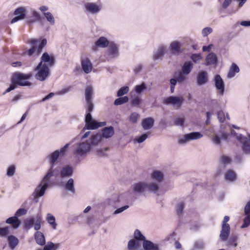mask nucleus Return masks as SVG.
<instances>
[{
  "mask_svg": "<svg viewBox=\"0 0 250 250\" xmlns=\"http://www.w3.org/2000/svg\"><path fill=\"white\" fill-rule=\"evenodd\" d=\"M90 131L86 132L81 137L80 141L74 145L73 155L77 161L83 160L91 151L100 157L106 155V151L109 147H102V137L105 139L111 138L114 134V129L111 126L103 129L102 134H95L89 136Z\"/></svg>",
  "mask_w": 250,
  "mask_h": 250,
  "instance_id": "nucleus-1",
  "label": "nucleus"
},
{
  "mask_svg": "<svg viewBox=\"0 0 250 250\" xmlns=\"http://www.w3.org/2000/svg\"><path fill=\"white\" fill-rule=\"evenodd\" d=\"M60 155V152L57 150L48 155L47 158L50 164V168L48 169L47 173L44 176L40 184L35 188L33 195L35 199L42 196L46 188L49 187L50 184V179L52 177V175H57L58 173L57 170H54L55 168V163L58 160Z\"/></svg>",
  "mask_w": 250,
  "mask_h": 250,
  "instance_id": "nucleus-2",
  "label": "nucleus"
},
{
  "mask_svg": "<svg viewBox=\"0 0 250 250\" xmlns=\"http://www.w3.org/2000/svg\"><path fill=\"white\" fill-rule=\"evenodd\" d=\"M93 94L92 87L91 86H87L85 89V99L87 113L85 118V125L84 128L87 129H95L106 125L105 122H97L92 118L90 112L94 109V105L92 103Z\"/></svg>",
  "mask_w": 250,
  "mask_h": 250,
  "instance_id": "nucleus-3",
  "label": "nucleus"
},
{
  "mask_svg": "<svg viewBox=\"0 0 250 250\" xmlns=\"http://www.w3.org/2000/svg\"><path fill=\"white\" fill-rule=\"evenodd\" d=\"M132 192L141 194L145 192H148L158 194L159 187L153 181H142L133 184L131 187Z\"/></svg>",
  "mask_w": 250,
  "mask_h": 250,
  "instance_id": "nucleus-4",
  "label": "nucleus"
},
{
  "mask_svg": "<svg viewBox=\"0 0 250 250\" xmlns=\"http://www.w3.org/2000/svg\"><path fill=\"white\" fill-rule=\"evenodd\" d=\"M32 47L26 50L24 54L28 56H32L35 54L38 56L42 51V48L45 46L47 43V41L43 39L42 41L40 40L32 39L29 42Z\"/></svg>",
  "mask_w": 250,
  "mask_h": 250,
  "instance_id": "nucleus-5",
  "label": "nucleus"
},
{
  "mask_svg": "<svg viewBox=\"0 0 250 250\" xmlns=\"http://www.w3.org/2000/svg\"><path fill=\"white\" fill-rule=\"evenodd\" d=\"M84 8L85 12L92 14H97L102 10L101 1L99 0L97 2H85L84 4Z\"/></svg>",
  "mask_w": 250,
  "mask_h": 250,
  "instance_id": "nucleus-6",
  "label": "nucleus"
},
{
  "mask_svg": "<svg viewBox=\"0 0 250 250\" xmlns=\"http://www.w3.org/2000/svg\"><path fill=\"white\" fill-rule=\"evenodd\" d=\"M54 170H57L58 173L57 175H52V177L60 176L61 180H63L65 178L71 177L73 173V168L69 165H65L61 169L56 167Z\"/></svg>",
  "mask_w": 250,
  "mask_h": 250,
  "instance_id": "nucleus-7",
  "label": "nucleus"
},
{
  "mask_svg": "<svg viewBox=\"0 0 250 250\" xmlns=\"http://www.w3.org/2000/svg\"><path fill=\"white\" fill-rule=\"evenodd\" d=\"M31 76L29 74L22 73H15L14 75L13 81L15 84L21 86H30L31 83L28 81Z\"/></svg>",
  "mask_w": 250,
  "mask_h": 250,
  "instance_id": "nucleus-8",
  "label": "nucleus"
},
{
  "mask_svg": "<svg viewBox=\"0 0 250 250\" xmlns=\"http://www.w3.org/2000/svg\"><path fill=\"white\" fill-rule=\"evenodd\" d=\"M184 101L183 97L181 96H169L165 99L163 103L166 105H172L173 106L179 108L182 105Z\"/></svg>",
  "mask_w": 250,
  "mask_h": 250,
  "instance_id": "nucleus-9",
  "label": "nucleus"
},
{
  "mask_svg": "<svg viewBox=\"0 0 250 250\" xmlns=\"http://www.w3.org/2000/svg\"><path fill=\"white\" fill-rule=\"evenodd\" d=\"M203 135L199 132H193L186 134L179 138L178 143L180 145H184L189 141L197 140L201 138Z\"/></svg>",
  "mask_w": 250,
  "mask_h": 250,
  "instance_id": "nucleus-10",
  "label": "nucleus"
},
{
  "mask_svg": "<svg viewBox=\"0 0 250 250\" xmlns=\"http://www.w3.org/2000/svg\"><path fill=\"white\" fill-rule=\"evenodd\" d=\"M35 71H37L35 75V78L40 81H44L49 76L50 73L49 68L45 66H41L38 68V65L35 68Z\"/></svg>",
  "mask_w": 250,
  "mask_h": 250,
  "instance_id": "nucleus-11",
  "label": "nucleus"
},
{
  "mask_svg": "<svg viewBox=\"0 0 250 250\" xmlns=\"http://www.w3.org/2000/svg\"><path fill=\"white\" fill-rule=\"evenodd\" d=\"M119 55V45L116 43L111 42L108 46L106 51L107 58L109 60L117 58Z\"/></svg>",
  "mask_w": 250,
  "mask_h": 250,
  "instance_id": "nucleus-12",
  "label": "nucleus"
},
{
  "mask_svg": "<svg viewBox=\"0 0 250 250\" xmlns=\"http://www.w3.org/2000/svg\"><path fill=\"white\" fill-rule=\"evenodd\" d=\"M54 63L55 59L54 56L49 55L47 53H44L41 58V62L38 65V68L42 65L49 68L54 65Z\"/></svg>",
  "mask_w": 250,
  "mask_h": 250,
  "instance_id": "nucleus-13",
  "label": "nucleus"
},
{
  "mask_svg": "<svg viewBox=\"0 0 250 250\" xmlns=\"http://www.w3.org/2000/svg\"><path fill=\"white\" fill-rule=\"evenodd\" d=\"M236 139L242 144V150L245 153L250 154V143L248 138L239 134L236 136Z\"/></svg>",
  "mask_w": 250,
  "mask_h": 250,
  "instance_id": "nucleus-14",
  "label": "nucleus"
},
{
  "mask_svg": "<svg viewBox=\"0 0 250 250\" xmlns=\"http://www.w3.org/2000/svg\"><path fill=\"white\" fill-rule=\"evenodd\" d=\"M182 43L178 41H172L169 47L170 52L173 55H179L182 53L183 49L182 48Z\"/></svg>",
  "mask_w": 250,
  "mask_h": 250,
  "instance_id": "nucleus-15",
  "label": "nucleus"
},
{
  "mask_svg": "<svg viewBox=\"0 0 250 250\" xmlns=\"http://www.w3.org/2000/svg\"><path fill=\"white\" fill-rule=\"evenodd\" d=\"M81 63L82 69L84 73L89 74L92 71L93 65L90 60L88 58H82Z\"/></svg>",
  "mask_w": 250,
  "mask_h": 250,
  "instance_id": "nucleus-16",
  "label": "nucleus"
},
{
  "mask_svg": "<svg viewBox=\"0 0 250 250\" xmlns=\"http://www.w3.org/2000/svg\"><path fill=\"white\" fill-rule=\"evenodd\" d=\"M167 51V48L166 45H159L156 50L154 52L153 59L154 60L162 59Z\"/></svg>",
  "mask_w": 250,
  "mask_h": 250,
  "instance_id": "nucleus-17",
  "label": "nucleus"
},
{
  "mask_svg": "<svg viewBox=\"0 0 250 250\" xmlns=\"http://www.w3.org/2000/svg\"><path fill=\"white\" fill-rule=\"evenodd\" d=\"M26 12V8L25 7H20L17 8L14 12V14L16 15V17L12 20L11 23H14L19 20L24 19L25 17Z\"/></svg>",
  "mask_w": 250,
  "mask_h": 250,
  "instance_id": "nucleus-18",
  "label": "nucleus"
},
{
  "mask_svg": "<svg viewBox=\"0 0 250 250\" xmlns=\"http://www.w3.org/2000/svg\"><path fill=\"white\" fill-rule=\"evenodd\" d=\"M150 177L151 179L150 181H153L154 183H156L158 185L159 191L160 184L162 182L164 178L163 173L160 171L155 170H153L151 173Z\"/></svg>",
  "mask_w": 250,
  "mask_h": 250,
  "instance_id": "nucleus-19",
  "label": "nucleus"
},
{
  "mask_svg": "<svg viewBox=\"0 0 250 250\" xmlns=\"http://www.w3.org/2000/svg\"><path fill=\"white\" fill-rule=\"evenodd\" d=\"M60 184L62 186L65 190L71 192L74 194L75 192V189L74 187V181L72 178H70L65 182L63 180H61Z\"/></svg>",
  "mask_w": 250,
  "mask_h": 250,
  "instance_id": "nucleus-20",
  "label": "nucleus"
},
{
  "mask_svg": "<svg viewBox=\"0 0 250 250\" xmlns=\"http://www.w3.org/2000/svg\"><path fill=\"white\" fill-rule=\"evenodd\" d=\"M110 42L104 37H100L95 42L93 49L96 50L95 48H105L108 46Z\"/></svg>",
  "mask_w": 250,
  "mask_h": 250,
  "instance_id": "nucleus-21",
  "label": "nucleus"
},
{
  "mask_svg": "<svg viewBox=\"0 0 250 250\" xmlns=\"http://www.w3.org/2000/svg\"><path fill=\"white\" fill-rule=\"evenodd\" d=\"M229 136V134L222 132L220 134H215L213 135L212 137V141L215 145H219L220 144L222 139L227 141Z\"/></svg>",
  "mask_w": 250,
  "mask_h": 250,
  "instance_id": "nucleus-22",
  "label": "nucleus"
},
{
  "mask_svg": "<svg viewBox=\"0 0 250 250\" xmlns=\"http://www.w3.org/2000/svg\"><path fill=\"white\" fill-rule=\"evenodd\" d=\"M214 83L215 87L219 90L220 94L221 95H223L224 92V84L220 75H217L215 76Z\"/></svg>",
  "mask_w": 250,
  "mask_h": 250,
  "instance_id": "nucleus-23",
  "label": "nucleus"
},
{
  "mask_svg": "<svg viewBox=\"0 0 250 250\" xmlns=\"http://www.w3.org/2000/svg\"><path fill=\"white\" fill-rule=\"evenodd\" d=\"M143 247L144 250H159L158 244L146 239L143 242Z\"/></svg>",
  "mask_w": 250,
  "mask_h": 250,
  "instance_id": "nucleus-24",
  "label": "nucleus"
},
{
  "mask_svg": "<svg viewBox=\"0 0 250 250\" xmlns=\"http://www.w3.org/2000/svg\"><path fill=\"white\" fill-rule=\"evenodd\" d=\"M224 177L226 181L233 182L236 180L237 175L234 171L229 169L225 172Z\"/></svg>",
  "mask_w": 250,
  "mask_h": 250,
  "instance_id": "nucleus-25",
  "label": "nucleus"
},
{
  "mask_svg": "<svg viewBox=\"0 0 250 250\" xmlns=\"http://www.w3.org/2000/svg\"><path fill=\"white\" fill-rule=\"evenodd\" d=\"M154 120L152 118L148 117L144 119L142 123V125L144 130H148L152 127Z\"/></svg>",
  "mask_w": 250,
  "mask_h": 250,
  "instance_id": "nucleus-26",
  "label": "nucleus"
},
{
  "mask_svg": "<svg viewBox=\"0 0 250 250\" xmlns=\"http://www.w3.org/2000/svg\"><path fill=\"white\" fill-rule=\"evenodd\" d=\"M230 232V227L229 226H224L222 225V229L221 233L220 234V239L223 241H227L228 236Z\"/></svg>",
  "mask_w": 250,
  "mask_h": 250,
  "instance_id": "nucleus-27",
  "label": "nucleus"
},
{
  "mask_svg": "<svg viewBox=\"0 0 250 250\" xmlns=\"http://www.w3.org/2000/svg\"><path fill=\"white\" fill-rule=\"evenodd\" d=\"M197 83L201 85L204 84L208 81V74L205 71L200 72L197 76Z\"/></svg>",
  "mask_w": 250,
  "mask_h": 250,
  "instance_id": "nucleus-28",
  "label": "nucleus"
},
{
  "mask_svg": "<svg viewBox=\"0 0 250 250\" xmlns=\"http://www.w3.org/2000/svg\"><path fill=\"white\" fill-rule=\"evenodd\" d=\"M193 64L190 61L186 62L182 67V72L184 74L188 75L193 68Z\"/></svg>",
  "mask_w": 250,
  "mask_h": 250,
  "instance_id": "nucleus-29",
  "label": "nucleus"
},
{
  "mask_svg": "<svg viewBox=\"0 0 250 250\" xmlns=\"http://www.w3.org/2000/svg\"><path fill=\"white\" fill-rule=\"evenodd\" d=\"M35 238L37 244L40 245H43L45 244V240L44 236L41 231H37L35 233Z\"/></svg>",
  "mask_w": 250,
  "mask_h": 250,
  "instance_id": "nucleus-30",
  "label": "nucleus"
},
{
  "mask_svg": "<svg viewBox=\"0 0 250 250\" xmlns=\"http://www.w3.org/2000/svg\"><path fill=\"white\" fill-rule=\"evenodd\" d=\"M46 220L51 226L53 229H56L57 224L56 222L55 217L51 213H48L46 215Z\"/></svg>",
  "mask_w": 250,
  "mask_h": 250,
  "instance_id": "nucleus-31",
  "label": "nucleus"
},
{
  "mask_svg": "<svg viewBox=\"0 0 250 250\" xmlns=\"http://www.w3.org/2000/svg\"><path fill=\"white\" fill-rule=\"evenodd\" d=\"M217 56L213 53L208 54L206 58L207 65L214 64L217 62Z\"/></svg>",
  "mask_w": 250,
  "mask_h": 250,
  "instance_id": "nucleus-32",
  "label": "nucleus"
},
{
  "mask_svg": "<svg viewBox=\"0 0 250 250\" xmlns=\"http://www.w3.org/2000/svg\"><path fill=\"white\" fill-rule=\"evenodd\" d=\"M6 223L12 224L13 227L15 229L18 228L21 224L20 220L16 216L8 218L6 221Z\"/></svg>",
  "mask_w": 250,
  "mask_h": 250,
  "instance_id": "nucleus-33",
  "label": "nucleus"
},
{
  "mask_svg": "<svg viewBox=\"0 0 250 250\" xmlns=\"http://www.w3.org/2000/svg\"><path fill=\"white\" fill-rule=\"evenodd\" d=\"M34 220V228L36 230H38L41 229V224L42 221V217L41 214H38L35 217L33 218Z\"/></svg>",
  "mask_w": 250,
  "mask_h": 250,
  "instance_id": "nucleus-34",
  "label": "nucleus"
},
{
  "mask_svg": "<svg viewBox=\"0 0 250 250\" xmlns=\"http://www.w3.org/2000/svg\"><path fill=\"white\" fill-rule=\"evenodd\" d=\"M239 72V68L238 66L236 64L232 63L228 74V77L231 78L235 76V73H238Z\"/></svg>",
  "mask_w": 250,
  "mask_h": 250,
  "instance_id": "nucleus-35",
  "label": "nucleus"
},
{
  "mask_svg": "<svg viewBox=\"0 0 250 250\" xmlns=\"http://www.w3.org/2000/svg\"><path fill=\"white\" fill-rule=\"evenodd\" d=\"M120 196L118 194L112 195L107 199V204L109 205L114 206L116 203L120 202Z\"/></svg>",
  "mask_w": 250,
  "mask_h": 250,
  "instance_id": "nucleus-36",
  "label": "nucleus"
},
{
  "mask_svg": "<svg viewBox=\"0 0 250 250\" xmlns=\"http://www.w3.org/2000/svg\"><path fill=\"white\" fill-rule=\"evenodd\" d=\"M140 246L139 242L135 239L130 240L127 244V249L128 250H135Z\"/></svg>",
  "mask_w": 250,
  "mask_h": 250,
  "instance_id": "nucleus-37",
  "label": "nucleus"
},
{
  "mask_svg": "<svg viewBox=\"0 0 250 250\" xmlns=\"http://www.w3.org/2000/svg\"><path fill=\"white\" fill-rule=\"evenodd\" d=\"M8 241L10 248L14 249L19 243L18 239L14 236H9L8 237Z\"/></svg>",
  "mask_w": 250,
  "mask_h": 250,
  "instance_id": "nucleus-38",
  "label": "nucleus"
},
{
  "mask_svg": "<svg viewBox=\"0 0 250 250\" xmlns=\"http://www.w3.org/2000/svg\"><path fill=\"white\" fill-rule=\"evenodd\" d=\"M43 15L46 21L51 25H53L55 23V19L52 14L49 12H44Z\"/></svg>",
  "mask_w": 250,
  "mask_h": 250,
  "instance_id": "nucleus-39",
  "label": "nucleus"
},
{
  "mask_svg": "<svg viewBox=\"0 0 250 250\" xmlns=\"http://www.w3.org/2000/svg\"><path fill=\"white\" fill-rule=\"evenodd\" d=\"M238 240V237L236 235H232L228 240L227 239V246H233L234 247L237 246V241Z\"/></svg>",
  "mask_w": 250,
  "mask_h": 250,
  "instance_id": "nucleus-40",
  "label": "nucleus"
},
{
  "mask_svg": "<svg viewBox=\"0 0 250 250\" xmlns=\"http://www.w3.org/2000/svg\"><path fill=\"white\" fill-rule=\"evenodd\" d=\"M60 246L59 244L48 242L43 248V250H57Z\"/></svg>",
  "mask_w": 250,
  "mask_h": 250,
  "instance_id": "nucleus-41",
  "label": "nucleus"
},
{
  "mask_svg": "<svg viewBox=\"0 0 250 250\" xmlns=\"http://www.w3.org/2000/svg\"><path fill=\"white\" fill-rule=\"evenodd\" d=\"M146 89V85L145 83H142L140 84L136 85L134 87L135 92L139 94Z\"/></svg>",
  "mask_w": 250,
  "mask_h": 250,
  "instance_id": "nucleus-42",
  "label": "nucleus"
},
{
  "mask_svg": "<svg viewBox=\"0 0 250 250\" xmlns=\"http://www.w3.org/2000/svg\"><path fill=\"white\" fill-rule=\"evenodd\" d=\"M134 237L137 241H145L146 240L145 237L142 234L141 232L138 230L136 229L134 232Z\"/></svg>",
  "mask_w": 250,
  "mask_h": 250,
  "instance_id": "nucleus-43",
  "label": "nucleus"
},
{
  "mask_svg": "<svg viewBox=\"0 0 250 250\" xmlns=\"http://www.w3.org/2000/svg\"><path fill=\"white\" fill-rule=\"evenodd\" d=\"M128 101V98L127 96H124L123 97H120L116 99L114 103L115 105H121L123 104L126 103Z\"/></svg>",
  "mask_w": 250,
  "mask_h": 250,
  "instance_id": "nucleus-44",
  "label": "nucleus"
},
{
  "mask_svg": "<svg viewBox=\"0 0 250 250\" xmlns=\"http://www.w3.org/2000/svg\"><path fill=\"white\" fill-rule=\"evenodd\" d=\"M141 102V99L138 96H132L131 97V103L132 106H138Z\"/></svg>",
  "mask_w": 250,
  "mask_h": 250,
  "instance_id": "nucleus-45",
  "label": "nucleus"
},
{
  "mask_svg": "<svg viewBox=\"0 0 250 250\" xmlns=\"http://www.w3.org/2000/svg\"><path fill=\"white\" fill-rule=\"evenodd\" d=\"M202 56L200 54H193L190 56V59L195 63H199L202 60Z\"/></svg>",
  "mask_w": 250,
  "mask_h": 250,
  "instance_id": "nucleus-46",
  "label": "nucleus"
},
{
  "mask_svg": "<svg viewBox=\"0 0 250 250\" xmlns=\"http://www.w3.org/2000/svg\"><path fill=\"white\" fill-rule=\"evenodd\" d=\"M148 136L146 134H143L140 136L136 137L134 140L135 143H142L144 142L147 138Z\"/></svg>",
  "mask_w": 250,
  "mask_h": 250,
  "instance_id": "nucleus-47",
  "label": "nucleus"
},
{
  "mask_svg": "<svg viewBox=\"0 0 250 250\" xmlns=\"http://www.w3.org/2000/svg\"><path fill=\"white\" fill-rule=\"evenodd\" d=\"M129 89V88L128 86H124L121 87L117 92V96L118 97L123 96L128 92Z\"/></svg>",
  "mask_w": 250,
  "mask_h": 250,
  "instance_id": "nucleus-48",
  "label": "nucleus"
},
{
  "mask_svg": "<svg viewBox=\"0 0 250 250\" xmlns=\"http://www.w3.org/2000/svg\"><path fill=\"white\" fill-rule=\"evenodd\" d=\"M246 215V216L244 219V223L241 227L242 229L247 228L250 225V214Z\"/></svg>",
  "mask_w": 250,
  "mask_h": 250,
  "instance_id": "nucleus-49",
  "label": "nucleus"
},
{
  "mask_svg": "<svg viewBox=\"0 0 250 250\" xmlns=\"http://www.w3.org/2000/svg\"><path fill=\"white\" fill-rule=\"evenodd\" d=\"M139 117V115L137 112H133L129 117V121L132 124L136 123Z\"/></svg>",
  "mask_w": 250,
  "mask_h": 250,
  "instance_id": "nucleus-50",
  "label": "nucleus"
},
{
  "mask_svg": "<svg viewBox=\"0 0 250 250\" xmlns=\"http://www.w3.org/2000/svg\"><path fill=\"white\" fill-rule=\"evenodd\" d=\"M186 74H184L183 73H180L177 77V80L178 83H184L187 80V77L186 76Z\"/></svg>",
  "mask_w": 250,
  "mask_h": 250,
  "instance_id": "nucleus-51",
  "label": "nucleus"
},
{
  "mask_svg": "<svg viewBox=\"0 0 250 250\" xmlns=\"http://www.w3.org/2000/svg\"><path fill=\"white\" fill-rule=\"evenodd\" d=\"M16 167L14 165L10 166L7 170L6 175L9 177L12 176L15 172Z\"/></svg>",
  "mask_w": 250,
  "mask_h": 250,
  "instance_id": "nucleus-52",
  "label": "nucleus"
},
{
  "mask_svg": "<svg viewBox=\"0 0 250 250\" xmlns=\"http://www.w3.org/2000/svg\"><path fill=\"white\" fill-rule=\"evenodd\" d=\"M34 220L33 218L27 219L24 222L25 227L28 229H30L33 226Z\"/></svg>",
  "mask_w": 250,
  "mask_h": 250,
  "instance_id": "nucleus-53",
  "label": "nucleus"
},
{
  "mask_svg": "<svg viewBox=\"0 0 250 250\" xmlns=\"http://www.w3.org/2000/svg\"><path fill=\"white\" fill-rule=\"evenodd\" d=\"M213 32V29L210 27L203 28L202 30V34L203 37H206Z\"/></svg>",
  "mask_w": 250,
  "mask_h": 250,
  "instance_id": "nucleus-54",
  "label": "nucleus"
},
{
  "mask_svg": "<svg viewBox=\"0 0 250 250\" xmlns=\"http://www.w3.org/2000/svg\"><path fill=\"white\" fill-rule=\"evenodd\" d=\"M129 208V206L128 205H125L124 207H122L121 208H118L116 209L113 212V215H117L119 213H122L123 211L125 210L126 209H128Z\"/></svg>",
  "mask_w": 250,
  "mask_h": 250,
  "instance_id": "nucleus-55",
  "label": "nucleus"
},
{
  "mask_svg": "<svg viewBox=\"0 0 250 250\" xmlns=\"http://www.w3.org/2000/svg\"><path fill=\"white\" fill-rule=\"evenodd\" d=\"M221 162L224 165H229L231 163V159L226 156H222L221 158Z\"/></svg>",
  "mask_w": 250,
  "mask_h": 250,
  "instance_id": "nucleus-56",
  "label": "nucleus"
},
{
  "mask_svg": "<svg viewBox=\"0 0 250 250\" xmlns=\"http://www.w3.org/2000/svg\"><path fill=\"white\" fill-rule=\"evenodd\" d=\"M178 82L177 79H171L170 80V92L171 93H173L174 91L175 86Z\"/></svg>",
  "mask_w": 250,
  "mask_h": 250,
  "instance_id": "nucleus-57",
  "label": "nucleus"
},
{
  "mask_svg": "<svg viewBox=\"0 0 250 250\" xmlns=\"http://www.w3.org/2000/svg\"><path fill=\"white\" fill-rule=\"evenodd\" d=\"M204 243L202 241H197L195 243L194 248L196 250H202L204 248Z\"/></svg>",
  "mask_w": 250,
  "mask_h": 250,
  "instance_id": "nucleus-58",
  "label": "nucleus"
},
{
  "mask_svg": "<svg viewBox=\"0 0 250 250\" xmlns=\"http://www.w3.org/2000/svg\"><path fill=\"white\" fill-rule=\"evenodd\" d=\"M185 120L184 118L183 117H177L175 118L174 120V123L177 125H180L182 126L184 123Z\"/></svg>",
  "mask_w": 250,
  "mask_h": 250,
  "instance_id": "nucleus-59",
  "label": "nucleus"
},
{
  "mask_svg": "<svg viewBox=\"0 0 250 250\" xmlns=\"http://www.w3.org/2000/svg\"><path fill=\"white\" fill-rule=\"evenodd\" d=\"M219 2L222 1V6L224 9H226L231 3L232 0H219Z\"/></svg>",
  "mask_w": 250,
  "mask_h": 250,
  "instance_id": "nucleus-60",
  "label": "nucleus"
},
{
  "mask_svg": "<svg viewBox=\"0 0 250 250\" xmlns=\"http://www.w3.org/2000/svg\"><path fill=\"white\" fill-rule=\"evenodd\" d=\"M218 119L220 122H223L225 119V114L222 111H219L217 113Z\"/></svg>",
  "mask_w": 250,
  "mask_h": 250,
  "instance_id": "nucleus-61",
  "label": "nucleus"
},
{
  "mask_svg": "<svg viewBox=\"0 0 250 250\" xmlns=\"http://www.w3.org/2000/svg\"><path fill=\"white\" fill-rule=\"evenodd\" d=\"M27 213V210L24 208L19 209L15 213V216L19 217L22 215L25 214Z\"/></svg>",
  "mask_w": 250,
  "mask_h": 250,
  "instance_id": "nucleus-62",
  "label": "nucleus"
},
{
  "mask_svg": "<svg viewBox=\"0 0 250 250\" xmlns=\"http://www.w3.org/2000/svg\"><path fill=\"white\" fill-rule=\"evenodd\" d=\"M9 232V228L5 227L0 229V236H4L7 235Z\"/></svg>",
  "mask_w": 250,
  "mask_h": 250,
  "instance_id": "nucleus-63",
  "label": "nucleus"
},
{
  "mask_svg": "<svg viewBox=\"0 0 250 250\" xmlns=\"http://www.w3.org/2000/svg\"><path fill=\"white\" fill-rule=\"evenodd\" d=\"M69 145H70V144L68 143V144H66L64 146L62 147L60 149V150H59L60 152V155H61V156H64L65 154V152L66 151V149H67V148L68 147Z\"/></svg>",
  "mask_w": 250,
  "mask_h": 250,
  "instance_id": "nucleus-64",
  "label": "nucleus"
}]
</instances>
